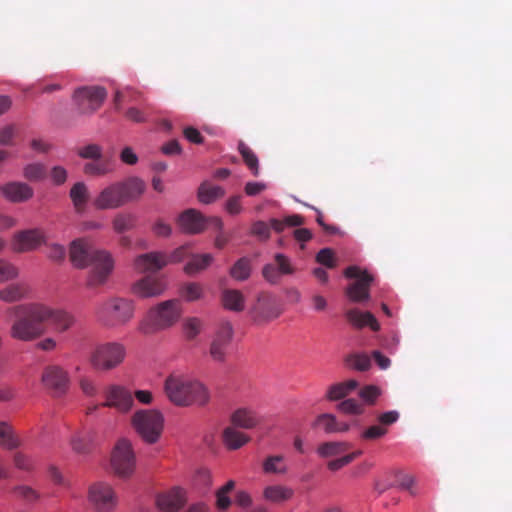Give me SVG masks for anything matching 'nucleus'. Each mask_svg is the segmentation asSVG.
I'll list each match as a JSON object with an SVG mask.
<instances>
[{"mask_svg":"<svg viewBox=\"0 0 512 512\" xmlns=\"http://www.w3.org/2000/svg\"><path fill=\"white\" fill-rule=\"evenodd\" d=\"M69 258L75 268L91 267L86 280V286L91 289L105 284L113 270L111 255L106 251L95 249L87 238H79L71 242Z\"/></svg>","mask_w":512,"mask_h":512,"instance_id":"nucleus-1","label":"nucleus"},{"mask_svg":"<svg viewBox=\"0 0 512 512\" xmlns=\"http://www.w3.org/2000/svg\"><path fill=\"white\" fill-rule=\"evenodd\" d=\"M5 314L10 323L9 335L14 340L31 342L45 333L44 316L47 313L44 304L24 303L10 306Z\"/></svg>","mask_w":512,"mask_h":512,"instance_id":"nucleus-2","label":"nucleus"},{"mask_svg":"<svg viewBox=\"0 0 512 512\" xmlns=\"http://www.w3.org/2000/svg\"><path fill=\"white\" fill-rule=\"evenodd\" d=\"M164 392L169 401L179 407H202L210 400V393L203 383L180 373H172L165 379Z\"/></svg>","mask_w":512,"mask_h":512,"instance_id":"nucleus-3","label":"nucleus"},{"mask_svg":"<svg viewBox=\"0 0 512 512\" xmlns=\"http://www.w3.org/2000/svg\"><path fill=\"white\" fill-rule=\"evenodd\" d=\"M146 184L138 177L116 181L105 188L93 200L97 210H112L138 200L145 192Z\"/></svg>","mask_w":512,"mask_h":512,"instance_id":"nucleus-4","label":"nucleus"},{"mask_svg":"<svg viewBox=\"0 0 512 512\" xmlns=\"http://www.w3.org/2000/svg\"><path fill=\"white\" fill-rule=\"evenodd\" d=\"M135 303L123 297H110L98 303L94 309L96 320L106 328L127 325L134 317Z\"/></svg>","mask_w":512,"mask_h":512,"instance_id":"nucleus-5","label":"nucleus"},{"mask_svg":"<svg viewBox=\"0 0 512 512\" xmlns=\"http://www.w3.org/2000/svg\"><path fill=\"white\" fill-rule=\"evenodd\" d=\"M181 315V303L178 299L164 301L150 309L147 316L138 324V331L150 335L176 323Z\"/></svg>","mask_w":512,"mask_h":512,"instance_id":"nucleus-6","label":"nucleus"},{"mask_svg":"<svg viewBox=\"0 0 512 512\" xmlns=\"http://www.w3.org/2000/svg\"><path fill=\"white\" fill-rule=\"evenodd\" d=\"M131 425L145 443L155 444L164 430V416L155 409H140L132 415Z\"/></svg>","mask_w":512,"mask_h":512,"instance_id":"nucleus-7","label":"nucleus"},{"mask_svg":"<svg viewBox=\"0 0 512 512\" xmlns=\"http://www.w3.org/2000/svg\"><path fill=\"white\" fill-rule=\"evenodd\" d=\"M111 467L120 478H130L136 468V456L130 440L121 438L117 441L112 455Z\"/></svg>","mask_w":512,"mask_h":512,"instance_id":"nucleus-8","label":"nucleus"},{"mask_svg":"<svg viewBox=\"0 0 512 512\" xmlns=\"http://www.w3.org/2000/svg\"><path fill=\"white\" fill-rule=\"evenodd\" d=\"M126 349L118 342L98 344L90 357L91 365L98 370H111L123 362Z\"/></svg>","mask_w":512,"mask_h":512,"instance_id":"nucleus-9","label":"nucleus"},{"mask_svg":"<svg viewBox=\"0 0 512 512\" xmlns=\"http://www.w3.org/2000/svg\"><path fill=\"white\" fill-rule=\"evenodd\" d=\"M88 501L98 512H110L118 504L114 488L107 482H95L89 486Z\"/></svg>","mask_w":512,"mask_h":512,"instance_id":"nucleus-10","label":"nucleus"},{"mask_svg":"<svg viewBox=\"0 0 512 512\" xmlns=\"http://www.w3.org/2000/svg\"><path fill=\"white\" fill-rule=\"evenodd\" d=\"M344 275L347 278L356 279L346 289V294L351 301L363 302L370 298L369 289L373 277L366 270H361L357 266H349L345 269Z\"/></svg>","mask_w":512,"mask_h":512,"instance_id":"nucleus-11","label":"nucleus"},{"mask_svg":"<svg viewBox=\"0 0 512 512\" xmlns=\"http://www.w3.org/2000/svg\"><path fill=\"white\" fill-rule=\"evenodd\" d=\"M283 312L277 297L269 292H261L251 309L255 322L266 323L278 318Z\"/></svg>","mask_w":512,"mask_h":512,"instance_id":"nucleus-12","label":"nucleus"},{"mask_svg":"<svg viewBox=\"0 0 512 512\" xmlns=\"http://www.w3.org/2000/svg\"><path fill=\"white\" fill-rule=\"evenodd\" d=\"M106 90L100 86H84L74 92V101L81 113L90 114L100 108L106 98Z\"/></svg>","mask_w":512,"mask_h":512,"instance_id":"nucleus-13","label":"nucleus"},{"mask_svg":"<svg viewBox=\"0 0 512 512\" xmlns=\"http://www.w3.org/2000/svg\"><path fill=\"white\" fill-rule=\"evenodd\" d=\"M41 382L53 396L64 395L69 387L70 379L66 370L59 365H48L44 368Z\"/></svg>","mask_w":512,"mask_h":512,"instance_id":"nucleus-14","label":"nucleus"},{"mask_svg":"<svg viewBox=\"0 0 512 512\" xmlns=\"http://www.w3.org/2000/svg\"><path fill=\"white\" fill-rule=\"evenodd\" d=\"M46 241L45 233L42 229L34 228L22 230L14 234L11 242V248L17 253L29 252L37 249Z\"/></svg>","mask_w":512,"mask_h":512,"instance_id":"nucleus-15","label":"nucleus"},{"mask_svg":"<svg viewBox=\"0 0 512 512\" xmlns=\"http://www.w3.org/2000/svg\"><path fill=\"white\" fill-rule=\"evenodd\" d=\"M104 395L106 400L102 403L103 407L115 408L122 413L130 411L133 407V395L123 386L109 385L105 389Z\"/></svg>","mask_w":512,"mask_h":512,"instance_id":"nucleus-16","label":"nucleus"},{"mask_svg":"<svg viewBox=\"0 0 512 512\" xmlns=\"http://www.w3.org/2000/svg\"><path fill=\"white\" fill-rule=\"evenodd\" d=\"M295 270L291 260L286 255L277 253L274 255V263L263 266L262 276L268 283L276 285L280 282L282 276L292 275Z\"/></svg>","mask_w":512,"mask_h":512,"instance_id":"nucleus-17","label":"nucleus"},{"mask_svg":"<svg viewBox=\"0 0 512 512\" xmlns=\"http://www.w3.org/2000/svg\"><path fill=\"white\" fill-rule=\"evenodd\" d=\"M233 328L230 322H223L219 326L210 345V356L213 360L223 362L227 348L232 340Z\"/></svg>","mask_w":512,"mask_h":512,"instance_id":"nucleus-18","label":"nucleus"},{"mask_svg":"<svg viewBox=\"0 0 512 512\" xmlns=\"http://www.w3.org/2000/svg\"><path fill=\"white\" fill-rule=\"evenodd\" d=\"M186 502L185 492L179 487L158 494L156 504L162 512H177Z\"/></svg>","mask_w":512,"mask_h":512,"instance_id":"nucleus-19","label":"nucleus"},{"mask_svg":"<svg viewBox=\"0 0 512 512\" xmlns=\"http://www.w3.org/2000/svg\"><path fill=\"white\" fill-rule=\"evenodd\" d=\"M166 288L164 281L153 276H145L134 283L132 291L141 298L156 297L161 295Z\"/></svg>","mask_w":512,"mask_h":512,"instance_id":"nucleus-20","label":"nucleus"},{"mask_svg":"<svg viewBox=\"0 0 512 512\" xmlns=\"http://www.w3.org/2000/svg\"><path fill=\"white\" fill-rule=\"evenodd\" d=\"M208 220L197 210L188 209L178 217V224L183 232L198 234L204 231Z\"/></svg>","mask_w":512,"mask_h":512,"instance_id":"nucleus-21","label":"nucleus"},{"mask_svg":"<svg viewBox=\"0 0 512 512\" xmlns=\"http://www.w3.org/2000/svg\"><path fill=\"white\" fill-rule=\"evenodd\" d=\"M168 263L167 256L160 252H150L139 255L134 262L137 271L156 272L166 266Z\"/></svg>","mask_w":512,"mask_h":512,"instance_id":"nucleus-22","label":"nucleus"},{"mask_svg":"<svg viewBox=\"0 0 512 512\" xmlns=\"http://www.w3.org/2000/svg\"><path fill=\"white\" fill-rule=\"evenodd\" d=\"M44 309L47 313L44 316V323L49 320L56 332L63 333L73 326L75 319L69 312L61 309H52L46 305H44Z\"/></svg>","mask_w":512,"mask_h":512,"instance_id":"nucleus-23","label":"nucleus"},{"mask_svg":"<svg viewBox=\"0 0 512 512\" xmlns=\"http://www.w3.org/2000/svg\"><path fill=\"white\" fill-rule=\"evenodd\" d=\"M70 445L72 450L77 454H89L94 447L93 430L89 428H83L76 431L70 439Z\"/></svg>","mask_w":512,"mask_h":512,"instance_id":"nucleus-24","label":"nucleus"},{"mask_svg":"<svg viewBox=\"0 0 512 512\" xmlns=\"http://www.w3.org/2000/svg\"><path fill=\"white\" fill-rule=\"evenodd\" d=\"M2 193L11 202H25L32 198V187L23 182H9L2 187Z\"/></svg>","mask_w":512,"mask_h":512,"instance_id":"nucleus-25","label":"nucleus"},{"mask_svg":"<svg viewBox=\"0 0 512 512\" xmlns=\"http://www.w3.org/2000/svg\"><path fill=\"white\" fill-rule=\"evenodd\" d=\"M69 197L75 212L78 214L84 213L89 200L87 185L84 182H76L70 189Z\"/></svg>","mask_w":512,"mask_h":512,"instance_id":"nucleus-26","label":"nucleus"},{"mask_svg":"<svg viewBox=\"0 0 512 512\" xmlns=\"http://www.w3.org/2000/svg\"><path fill=\"white\" fill-rule=\"evenodd\" d=\"M346 318L356 328L369 326L373 331H378L380 329L379 323L370 312H361L358 309H350L346 312Z\"/></svg>","mask_w":512,"mask_h":512,"instance_id":"nucleus-27","label":"nucleus"},{"mask_svg":"<svg viewBox=\"0 0 512 512\" xmlns=\"http://www.w3.org/2000/svg\"><path fill=\"white\" fill-rule=\"evenodd\" d=\"M231 423L234 427L252 429L259 423V419L253 410L239 408L231 415Z\"/></svg>","mask_w":512,"mask_h":512,"instance_id":"nucleus-28","label":"nucleus"},{"mask_svg":"<svg viewBox=\"0 0 512 512\" xmlns=\"http://www.w3.org/2000/svg\"><path fill=\"white\" fill-rule=\"evenodd\" d=\"M315 425L322 427L328 433H343L350 429L349 424L337 421L336 417L329 413L319 415L315 420Z\"/></svg>","mask_w":512,"mask_h":512,"instance_id":"nucleus-29","label":"nucleus"},{"mask_svg":"<svg viewBox=\"0 0 512 512\" xmlns=\"http://www.w3.org/2000/svg\"><path fill=\"white\" fill-rule=\"evenodd\" d=\"M222 304L224 308L234 311L241 312L245 307V297L241 291L236 289H226L222 292Z\"/></svg>","mask_w":512,"mask_h":512,"instance_id":"nucleus-30","label":"nucleus"},{"mask_svg":"<svg viewBox=\"0 0 512 512\" xmlns=\"http://www.w3.org/2000/svg\"><path fill=\"white\" fill-rule=\"evenodd\" d=\"M222 438L224 444L231 450L239 449L250 441L248 435L236 430L235 427L225 428Z\"/></svg>","mask_w":512,"mask_h":512,"instance_id":"nucleus-31","label":"nucleus"},{"mask_svg":"<svg viewBox=\"0 0 512 512\" xmlns=\"http://www.w3.org/2000/svg\"><path fill=\"white\" fill-rule=\"evenodd\" d=\"M27 292V287L22 283L10 284L0 289V300L6 303L18 302L26 297Z\"/></svg>","mask_w":512,"mask_h":512,"instance_id":"nucleus-32","label":"nucleus"},{"mask_svg":"<svg viewBox=\"0 0 512 512\" xmlns=\"http://www.w3.org/2000/svg\"><path fill=\"white\" fill-rule=\"evenodd\" d=\"M358 387V382L354 379H350L341 383L333 384L327 391V398L331 401L340 400Z\"/></svg>","mask_w":512,"mask_h":512,"instance_id":"nucleus-33","label":"nucleus"},{"mask_svg":"<svg viewBox=\"0 0 512 512\" xmlns=\"http://www.w3.org/2000/svg\"><path fill=\"white\" fill-rule=\"evenodd\" d=\"M20 445L21 441L12 426L6 422H0V446L7 450H13Z\"/></svg>","mask_w":512,"mask_h":512,"instance_id":"nucleus-34","label":"nucleus"},{"mask_svg":"<svg viewBox=\"0 0 512 512\" xmlns=\"http://www.w3.org/2000/svg\"><path fill=\"white\" fill-rule=\"evenodd\" d=\"M350 448L349 443L343 441L325 442L318 446L317 453L322 458L338 456Z\"/></svg>","mask_w":512,"mask_h":512,"instance_id":"nucleus-35","label":"nucleus"},{"mask_svg":"<svg viewBox=\"0 0 512 512\" xmlns=\"http://www.w3.org/2000/svg\"><path fill=\"white\" fill-rule=\"evenodd\" d=\"M225 195V190L216 185L203 183L198 190L199 201L204 204H210L215 200L222 198Z\"/></svg>","mask_w":512,"mask_h":512,"instance_id":"nucleus-36","label":"nucleus"},{"mask_svg":"<svg viewBox=\"0 0 512 512\" xmlns=\"http://www.w3.org/2000/svg\"><path fill=\"white\" fill-rule=\"evenodd\" d=\"M293 495V490L282 486V485H272L268 486L264 490V497L266 500L271 502H282L290 499Z\"/></svg>","mask_w":512,"mask_h":512,"instance_id":"nucleus-37","label":"nucleus"},{"mask_svg":"<svg viewBox=\"0 0 512 512\" xmlns=\"http://www.w3.org/2000/svg\"><path fill=\"white\" fill-rule=\"evenodd\" d=\"M234 488H235V481L229 480L224 486H222L221 488H219L216 491L215 505L218 510L225 511L231 506L232 500L229 497V493L231 491H233Z\"/></svg>","mask_w":512,"mask_h":512,"instance_id":"nucleus-38","label":"nucleus"},{"mask_svg":"<svg viewBox=\"0 0 512 512\" xmlns=\"http://www.w3.org/2000/svg\"><path fill=\"white\" fill-rule=\"evenodd\" d=\"M211 254L194 255L185 265L184 270L187 274H195L206 269L212 262Z\"/></svg>","mask_w":512,"mask_h":512,"instance_id":"nucleus-39","label":"nucleus"},{"mask_svg":"<svg viewBox=\"0 0 512 512\" xmlns=\"http://www.w3.org/2000/svg\"><path fill=\"white\" fill-rule=\"evenodd\" d=\"M263 471L267 474H285L287 467L282 455H272L263 462Z\"/></svg>","mask_w":512,"mask_h":512,"instance_id":"nucleus-40","label":"nucleus"},{"mask_svg":"<svg viewBox=\"0 0 512 512\" xmlns=\"http://www.w3.org/2000/svg\"><path fill=\"white\" fill-rule=\"evenodd\" d=\"M238 150L248 168L254 176L259 174V162L256 154L242 141L238 144Z\"/></svg>","mask_w":512,"mask_h":512,"instance_id":"nucleus-41","label":"nucleus"},{"mask_svg":"<svg viewBox=\"0 0 512 512\" xmlns=\"http://www.w3.org/2000/svg\"><path fill=\"white\" fill-rule=\"evenodd\" d=\"M251 273L250 260L248 258H240L230 269V275L237 281H244L249 278Z\"/></svg>","mask_w":512,"mask_h":512,"instance_id":"nucleus-42","label":"nucleus"},{"mask_svg":"<svg viewBox=\"0 0 512 512\" xmlns=\"http://www.w3.org/2000/svg\"><path fill=\"white\" fill-rule=\"evenodd\" d=\"M47 169L42 163L27 164L23 168V176L29 181H41L46 177Z\"/></svg>","mask_w":512,"mask_h":512,"instance_id":"nucleus-43","label":"nucleus"},{"mask_svg":"<svg viewBox=\"0 0 512 512\" xmlns=\"http://www.w3.org/2000/svg\"><path fill=\"white\" fill-rule=\"evenodd\" d=\"M83 171L86 175L99 177L113 172V167L108 162H88Z\"/></svg>","mask_w":512,"mask_h":512,"instance_id":"nucleus-44","label":"nucleus"},{"mask_svg":"<svg viewBox=\"0 0 512 512\" xmlns=\"http://www.w3.org/2000/svg\"><path fill=\"white\" fill-rule=\"evenodd\" d=\"M136 217L132 214H118L113 220V229L117 233H123L129 231L135 226Z\"/></svg>","mask_w":512,"mask_h":512,"instance_id":"nucleus-45","label":"nucleus"},{"mask_svg":"<svg viewBox=\"0 0 512 512\" xmlns=\"http://www.w3.org/2000/svg\"><path fill=\"white\" fill-rule=\"evenodd\" d=\"M181 296L188 302L196 301L202 298L203 288L198 283H187L181 288Z\"/></svg>","mask_w":512,"mask_h":512,"instance_id":"nucleus-46","label":"nucleus"},{"mask_svg":"<svg viewBox=\"0 0 512 512\" xmlns=\"http://www.w3.org/2000/svg\"><path fill=\"white\" fill-rule=\"evenodd\" d=\"M19 275V269L11 262L0 258V283L14 280Z\"/></svg>","mask_w":512,"mask_h":512,"instance_id":"nucleus-47","label":"nucleus"},{"mask_svg":"<svg viewBox=\"0 0 512 512\" xmlns=\"http://www.w3.org/2000/svg\"><path fill=\"white\" fill-rule=\"evenodd\" d=\"M202 322L199 318L192 317L185 320L183 324L184 333L187 339H194L201 330Z\"/></svg>","mask_w":512,"mask_h":512,"instance_id":"nucleus-48","label":"nucleus"},{"mask_svg":"<svg viewBox=\"0 0 512 512\" xmlns=\"http://www.w3.org/2000/svg\"><path fill=\"white\" fill-rule=\"evenodd\" d=\"M361 454H362V451L359 450V451H355L350 454H347L341 458L331 460L327 463V467L331 471H338L341 468H343L344 466L351 463L354 459L359 457Z\"/></svg>","mask_w":512,"mask_h":512,"instance_id":"nucleus-49","label":"nucleus"},{"mask_svg":"<svg viewBox=\"0 0 512 512\" xmlns=\"http://www.w3.org/2000/svg\"><path fill=\"white\" fill-rule=\"evenodd\" d=\"M77 154L83 159L99 160L102 156V148L97 144H89L79 148Z\"/></svg>","mask_w":512,"mask_h":512,"instance_id":"nucleus-50","label":"nucleus"},{"mask_svg":"<svg viewBox=\"0 0 512 512\" xmlns=\"http://www.w3.org/2000/svg\"><path fill=\"white\" fill-rule=\"evenodd\" d=\"M347 361L351 367L359 371H366L371 365V359L366 354L351 355Z\"/></svg>","mask_w":512,"mask_h":512,"instance_id":"nucleus-51","label":"nucleus"},{"mask_svg":"<svg viewBox=\"0 0 512 512\" xmlns=\"http://www.w3.org/2000/svg\"><path fill=\"white\" fill-rule=\"evenodd\" d=\"M17 497L23 499L28 503L37 501L40 498V494L29 486H18L14 490Z\"/></svg>","mask_w":512,"mask_h":512,"instance_id":"nucleus-52","label":"nucleus"},{"mask_svg":"<svg viewBox=\"0 0 512 512\" xmlns=\"http://www.w3.org/2000/svg\"><path fill=\"white\" fill-rule=\"evenodd\" d=\"M338 409L346 414H362L363 406L355 399H346L338 404Z\"/></svg>","mask_w":512,"mask_h":512,"instance_id":"nucleus-53","label":"nucleus"},{"mask_svg":"<svg viewBox=\"0 0 512 512\" xmlns=\"http://www.w3.org/2000/svg\"><path fill=\"white\" fill-rule=\"evenodd\" d=\"M251 234L260 241H267L270 238V226L263 221H256L251 227Z\"/></svg>","mask_w":512,"mask_h":512,"instance_id":"nucleus-54","label":"nucleus"},{"mask_svg":"<svg viewBox=\"0 0 512 512\" xmlns=\"http://www.w3.org/2000/svg\"><path fill=\"white\" fill-rule=\"evenodd\" d=\"M316 261L327 268H334L336 266L334 252L330 248L321 249L317 253Z\"/></svg>","mask_w":512,"mask_h":512,"instance_id":"nucleus-55","label":"nucleus"},{"mask_svg":"<svg viewBox=\"0 0 512 512\" xmlns=\"http://www.w3.org/2000/svg\"><path fill=\"white\" fill-rule=\"evenodd\" d=\"M14 465L24 471H31L33 469L32 459L22 452H17L13 456Z\"/></svg>","mask_w":512,"mask_h":512,"instance_id":"nucleus-56","label":"nucleus"},{"mask_svg":"<svg viewBox=\"0 0 512 512\" xmlns=\"http://www.w3.org/2000/svg\"><path fill=\"white\" fill-rule=\"evenodd\" d=\"M397 482L401 489L409 491L411 495H416V491L414 489L415 479L412 475L399 473L397 475Z\"/></svg>","mask_w":512,"mask_h":512,"instance_id":"nucleus-57","label":"nucleus"},{"mask_svg":"<svg viewBox=\"0 0 512 512\" xmlns=\"http://www.w3.org/2000/svg\"><path fill=\"white\" fill-rule=\"evenodd\" d=\"M359 395L365 402L372 404L380 395V390L374 385H369L362 388L359 392Z\"/></svg>","mask_w":512,"mask_h":512,"instance_id":"nucleus-58","label":"nucleus"},{"mask_svg":"<svg viewBox=\"0 0 512 512\" xmlns=\"http://www.w3.org/2000/svg\"><path fill=\"white\" fill-rule=\"evenodd\" d=\"M50 177L55 185H62L66 182L68 173L62 166H54L50 171Z\"/></svg>","mask_w":512,"mask_h":512,"instance_id":"nucleus-59","label":"nucleus"},{"mask_svg":"<svg viewBox=\"0 0 512 512\" xmlns=\"http://www.w3.org/2000/svg\"><path fill=\"white\" fill-rule=\"evenodd\" d=\"M387 433V429L379 426V425H373L367 428L361 435L363 439L367 440H374L381 438Z\"/></svg>","mask_w":512,"mask_h":512,"instance_id":"nucleus-60","label":"nucleus"},{"mask_svg":"<svg viewBox=\"0 0 512 512\" xmlns=\"http://www.w3.org/2000/svg\"><path fill=\"white\" fill-rule=\"evenodd\" d=\"M80 389L84 395L93 397L98 393V387L96 384L87 377H82L79 380Z\"/></svg>","mask_w":512,"mask_h":512,"instance_id":"nucleus-61","label":"nucleus"},{"mask_svg":"<svg viewBox=\"0 0 512 512\" xmlns=\"http://www.w3.org/2000/svg\"><path fill=\"white\" fill-rule=\"evenodd\" d=\"M66 250L62 245L52 244L48 247V257L53 261H62L65 259Z\"/></svg>","mask_w":512,"mask_h":512,"instance_id":"nucleus-62","label":"nucleus"},{"mask_svg":"<svg viewBox=\"0 0 512 512\" xmlns=\"http://www.w3.org/2000/svg\"><path fill=\"white\" fill-rule=\"evenodd\" d=\"M154 234L158 237H168L171 232V226L161 219L157 220L152 227Z\"/></svg>","mask_w":512,"mask_h":512,"instance_id":"nucleus-63","label":"nucleus"},{"mask_svg":"<svg viewBox=\"0 0 512 512\" xmlns=\"http://www.w3.org/2000/svg\"><path fill=\"white\" fill-rule=\"evenodd\" d=\"M120 160L127 165H135L138 162V156L131 147H124L120 153Z\"/></svg>","mask_w":512,"mask_h":512,"instance_id":"nucleus-64","label":"nucleus"}]
</instances>
